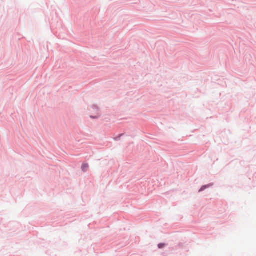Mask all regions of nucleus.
I'll use <instances>...</instances> for the list:
<instances>
[{"mask_svg": "<svg viewBox=\"0 0 256 256\" xmlns=\"http://www.w3.org/2000/svg\"><path fill=\"white\" fill-rule=\"evenodd\" d=\"M88 168V164H83L82 166V170L84 172H86Z\"/></svg>", "mask_w": 256, "mask_h": 256, "instance_id": "nucleus-1", "label": "nucleus"}, {"mask_svg": "<svg viewBox=\"0 0 256 256\" xmlns=\"http://www.w3.org/2000/svg\"><path fill=\"white\" fill-rule=\"evenodd\" d=\"M164 244H160L158 245V248H164Z\"/></svg>", "mask_w": 256, "mask_h": 256, "instance_id": "nucleus-2", "label": "nucleus"}, {"mask_svg": "<svg viewBox=\"0 0 256 256\" xmlns=\"http://www.w3.org/2000/svg\"><path fill=\"white\" fill-rule=\"evenodd\" d=\"M202 190V188L201 189H200V191H201Z\"/></svg>", "mask_w": 256, "mask_h": 256, "instance_id": "nucleus-3", "label": "nucleus"}]
</instances>
